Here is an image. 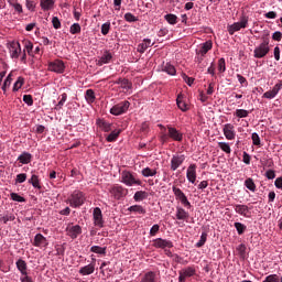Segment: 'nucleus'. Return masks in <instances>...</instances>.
<instances>
[{"label": "nucleus", "mask_w": 282, "mask_h": 282, "mask_svg": "<svg viewBox=\"0 0 282 282\" xmlns=\"http://www.w3.org/2000/svg\"><path fill=\"white\" fill-rule=\"evenodd\" d=\"M20 281H21V282H34V281H32V276L28 275V273L24 274V275H22V276L20 278Z\"/></svg>", "instance_id": "nucleus-64"}, {"label": "nucleus", "mask_w": 282, "mask_h": 282, "mask_svg": "<svg viewBox=\"0 0 282 282\" xmlns=\"http://www.w3.org/2000/svg\"><path fill=\"white\" fill-rule=\"evenodd\" d=\"M129 107H131V102L123 100V101L115 105L110 109V113L112 116H122V113H127V111H129Z\"/></svg>", "instance_id": "nucleus-5"}, {"label": "nucleus", "mask_w": 282, "mask_h": 282, "mask_svg": "<svg viewBox=\"0 0 282 282\" xmlns=\"http://www.w3.org/2000/svg\"><path fill=\"white\" fill-rule=\"evenodd\" d=\"M122 130H112L111 133L106 138L107 142H116Z\"/></svg>", "instance_id": "nucleus-36"}, {"label": "nucleus", "mask_w": 282, "mask_h": 282, "mask_svg": "<svg viewBox=\"0 0 282 282\" xmlns=\"http://www.w3.org/2000/svg\"><path fill=\"white\" fill-rule=\"evenodd\" d=\"M165 21L170 23V25H176L177 24V15L173 13H169L164 15Z\"/></svg>", "instance_id": "nucleus-42"}, {"label": "nucleus", "mask_w": 282, "mask_h": 282, "mask_svg": "<svg viewBox=\"0 0 282 282\" xmlns=\"http://www.w3.org/2000/svg\"><path fill=\"white\" fill-rule=\"evenodd\" d=\"M25 8H26L30 12H34V10H36V2H34V0H26V1H25Z\"/></svg>", "instance_id": "nucleus-52"}, {"label": "nucleus", "mask_w": 282, "mask_h": 282, "mask_svg": "<svg viewBox=\"0 0 282 282\" xmlns=\"http://www.w3.org/2000/svg\"><path fill=\"white\" fill-rule=\"evenodd\" d=\"M90 252H95V254H107V247L93 246Z\"/></svg>", "instance_id": "nucleus-40"}, {"label": "nucleus", "mask_w": 282, "mask_h": 282, "mask_svg": "<svg viewBox=\"0 0 282 282\" xmlns=\"http://www.w3.org/2000/svg\"><path fill=\"white\" fill-rule=\"evenodd\" d=\"M40 8L47 12V10H52L54 8V0H40Z\"/></svg>", "instance_id": "nucleus-29"}, {"label": "nucleus", "mask_w": 282, "mask_h": 282, "mask_svg": "<svg viewBox=\"0 0 282 282\" xmlns=\"http://www.w3.org/2000/svg\"><path fill=\"white\" fill-rule=\"evenodd\" d=\"M17 217L14 214L7 212L3 216L0 217V221H3L4 224H8V221H14Z\"/></svg>", "instance_id": "nucleus-38"}, {"label": "nucleus", "mask_w": 282, "mask_h": 282, "mask_svg": "<svg viewBox=\"0 0 282 282\" xmlns=\"http://www.w3.org/2000/svg\"><path fill=\"white\" fill-rule=\"evenodd\" d=\"M11 199L13 202H20V203L25 202V198L17 193H11Z\"/></svg>", "instance_id": "nucleus-61"}, {"label": "nucleus", "mask_w": 282, "mask_h": 282, "mask_svg": "<svg viewBox=\"0 0 282 282\" xmlns=\"http://www.w3.org/2000/svg\"><path fill=\"white\" fill-rule=\"evenodd\" d=\"M32 246H34L35 248H47V246H50V242L47 241V238H45V236H43V234H36Z\"/></svg>", "instance_id": "nucleus-12"}, {"label": "nucleus", "mask_w": 282, "mask_h": 282, "mask_svg": "<svg viewBox=\"0 0 282 282\" xmlns=\"http://www.w3.org/2000/svg\"><path fill=\"white\" fill-rule=\"evenodd\" d=\"M141 174L143 175V177H154V175H158V170L151 169V167H144L141 171Z\"/></svg>", "instance_id": "nucleus-34"}, {"label": "nucleus", "mask_w": 282, "mask_h": 282, "mask_svg": "<svg viewBox=\"0 0 282 282\" xmlns=\"http://www.w3.org/2000/svg\"><path fill=\"white\" fill-rule=\"evenodd\" d=\"M9 4L14 8L15 12H19V14H23V6H21V3L9 0Z\"/></svg>", "instance_id": "nucleus-46"}, {"label": "nucleus", "mask_w": 282, "mask_h": 282, "mask_svg": "<svg viewBox=\"0 0 282 282\" xmlns=\"http://www.w3.org/2000/svg\"><path fill=\"white\" fill-rule=\"evenodd\" d=\"M94 224L98 228H102L105 226V220L102 219V210L99 207H96L93 212Z\"/></svg>", "instance_id": "nucleus-14"}, {"label": "nucleus", "mask_w": 282, "mask_h": 282, "mask_svg": "<svg viewBox=\"0 0 282 282\" xmlns=\"http://www.w3.org/2000/svg\"><path fill=\"white\" fill-rule=\"evenodd\" d=\"M23 102H25L28 107H32V105H34V99L32 98V95H24Z\"/></svg>", "instance_id": "nucleus-58"}, {"label": "nucleus", "mask_w": 282, "mask_h": 282, "mask_svg": "<svg viewBox=\"0 0 282 282\" xmlns=\"http://www.w3.org/2000/svg\"><path fill=\"white\" fill-rule=\"evenodd\" d=\"M124 20L128 23H135V21H138V18L135 15H133V13L128 12V13L124 14Z\"/></svg>", "instance_id": "nucleus-53"}, {"label": "nucleus", "mask_w": 282, "mask_h": 282, "mask_svg": "<svg viewBox=\"0 0 282 282\" xmlns=\"http://www.w3.org/2000/svg\"><path fill=\"white\" fill-rule=\"evenodd\" d=\"M153 44H151V39H144L142 43H140L137 47V52L140 54H144L149 47H151Z\"/></svg>", "instance_id": "nucleus-24"}, {"label": "nucleus", "mask_w": 282, "mask_h": 282, "mask_svg": "<svg viewBox=\"0 0 282 282\" xmlns=\"http://www.w3.org/2000/svg\"><path fill=\"white\" fill-rule=\"evenodd\" d=\"M48 72H54L55 74H64L65 62H63L62 59H55L53 62H48Z\"/></svg>", "instance_id": "nucleus-7"}, {"label": "nucleus", "mask_w": 282, "mask_h": 282, "mask_svg": "<svg viewBox=\"0 0 282 282\" xmlns=\"http://www.w3.org/2000/svg\"><path fill=\"white\" fill-rule=\"evenodd\" d=\"M29 184H32L33 188H39L41 191V181L39 180V175L32 174L29 180Z\"/></svg>", "instance_id": "nucleus-35"}, {"label": "nucleus", "mask_w": 282, "mask_h": 282, "mask_svg": "<svg viewBox=\"0 0 282 282\" xmlns=\"http://www.w3.org/2000/svg\"><path fill=\"white\" fill-rule=\"evenodd\" d=\"M234 226H235L238 235H243V232H246V230L248 228L246 225H243L241 223H235Z\"/></svg>", "instance_id": "nucleus-47"}, {"label": "nucleus", "mask_w": 282, "mask_h": 282, "mask_svg": "<svg viewBox=\"0 0 282 282\" xmlns=\"http://www.w3.org/2000/svg\"><path fill=\"white\" fill-rule=\"evenodd\" d=\"M66 235L70 239H78L79 235H83V227L79 225L68 224L66 227Z\"/></svg>", "instance_id": "nucleus-8"}, {"label": "nucleus", "mask_w": 282, "mask_h": 282, "mask_svg": "<svg viewBox=\"0 0 282 282\" xmlns=\"http://www.w3.org/2000/svg\"><path fill=\"white\" fill-rule=\"evenodd\" d=\"M223 133L226 138V140H235L237 132H235V126L232 123H226L223 127Z\"/></svg>", "instance_id": "nucleus-13"}, {"label": "nucleus", "mask_w": 282, "mask_h": 282, "mask_svg": "<svg viewBox=\"0 0 282 282\" xmlns=\"http://www.w3.org/2000/svg\"><path fill=\"white\" fill-rule=\"evenodd\" d=\"M70 34H80V24L74 23L69 29Z\"/></svg>", "instance_id": "nucleus-60"}, {"label": "nucleus", "mask_w": 282, "mask_h": 282, "mask_svg": "<svg viewBox=\"0 0 282 282\" xmlns=\"http://www.w3.org/2000/svg\"><path fill=\"white\" fill-rule=\"evenodd\" d=\"M109 193L115 197V199H120L124 195V188L122 186H112Z\"/></svg>", "instance_id": "nucleus-21"}, {"label": "nucleus", "mask_w": 282, "mask_h": 282, "mask_svg": "<svg viewBox=\"0 0 282 282\" xmlns=\"http://www.w3.org/2000/svg\"><path fill=\"white\" fill-rule=\"evenodd\" d=\"M167 135L174 140V142H182V140H184V134L171 126H167Z\"/></svg>", "instance_id": "nucleus-15"}, {"label": "nucleus", "mask_w": 282, "mask_h": 282, "mask_svg": "<svg viewBox=\"0 0 282 282\" xmlns=\"http://www.w3.org/2000/svg\"><path fill=\"white\" fill-rule=\"evenodd\" d=\"M121 89H126L127 91H129V89H131V87H133V84L131 82H129V79H124L121 82Z\"/></svg>", "instance_id": "nucleus-54"}, {"label": "nucleus", "mask_w": 282, "mask_h": 282, "mask_svg": "<svg viewBox=\"0 0 282 282\" xmlns=\"http://www.w3.org/2000/svg\"><path fill=\"white\" fill-rule=\"evenodd\" d=\"M17 269L19 270L20 274L24 275L28 274V262L23 259H19L15 262Z\"/></svg>", "instance_id": "nucleus-26"}, {"label": "nucleus", "mask_w": 282, "mask_h": 282, "mask_svg": "<svg viewBox=\"0 0 282 282\" xmlns=\"http://www.w3.org/2000/svg\"><path fill=\"white\" fill-rule=\"evenodd\" d=\"M282 89V79L276 83L271 90L265 91L262 95V98H267V100H272L279 96V91Z\"/></svg>", "instance_id": "nucleus-9"}, {"label": "nucleus", "mask_w": 282, "mask_h": 282, "mask_svg": "<svg viewBox=\"0 0 282 282\" xmlns=\"http://www.w3.org/2000/svg\"><path fill=\"white\" fill-rule=\"evenodd\" d=\"M197 270L195 265H189L178 271V282H186V279L195 276Z\"/></svg>", "instance_id": "nucleus-6"}, {"label": "nucleus", "mask_w": 282, "mask_h": 282, "mask_svg": "<svg viewBox=\"0 0 282 282\" xmlns=\"http://www.w3.org/2000/svg\"><path fill=\"white\" fill-rule=\"evenodd\" d=\"M251 140L254 147H261V138H259V133L253 132L251 134Z\"/></svg>", "instance_id": "nucleus-51"}, {"label": "nucleus", "mask_w": 282, "mask_h": 282, "mask_svg": "<svg viewBox=\"0 0 282 282\" xmlns=\"http://www.w3.org/2000/svg\"><path fill=\"white\" fill-rule=\"evenodd\" d=\"M85 99L88 102V105L96 102V93H94V89L86 90Z\"/></svg>", "instance_id": "nucleus-30"}, {"label": "nucleus", "mask_w": 282, "mask_h": 282, "mask_svg": "<svg viewBox=\"0 0 282 282\" xmlns=\"http://www.w3.org/2000/svg\"><path fill=\"white\" fill-rule=\"evenodd\" d=\"M95 271H96V264L90 263L88 265L82 267L79 269V274H82V276H89V274H94Z\"/></svg>", "instance_id": "nucleus-20"}, {"label": "nucleus", "mask_w": 282, "mask_h": 282, "mask_svg": "<svg viewBox=\"0 0 282 282\" xmlns=\"http://www.w3.org/2000/svg\"><path fill=\"white\" fill-rule=\"evenodd\" d=\"M113 58V55L109 51H105L100 59L98 61V65H107L111 63V59Z\"/></svg>", "instance_id": "nucleus-23"}, {"label": "nucleus", "mask_w": 282, "mask_h": 282, "mask_svg": "<svg viewBox=\"0 0 282 282\" xmlns=\"http://www.w3.org/2000/svg\"><path fill=\"white\" fill-rule=\"evenodd\" d=\"M110 30H111V22H106L101 25V34L104 36H107V34H109Z\"/></svg>", "instance_id": "nucleus-49"}, {"label": "nucleus", "mask_w": 282, "mask_h": 282, "mask_svg": "<svg viewBox=\"0 0 282 282\" xmlns=\"http://www.w3.org/2000/svg\"><path fill=\"white\" fill-rule=\"evenodd\" d=\"M262 282H280V278L278 274H270Z\"/></svg>", "instance_id": "nucleus-57"}, {"label": "nucleus", "mask_w": 282, "mask_h": 282, "mask_svg": "<svg viewBox=\"0 0 282 282\" xmlns=\"http://www.w3.org/2000/svg\"><path fill=\"white\" fill-rule=\"evenodd\" d=\"M141 282H158L155 280V272L149 271L141 278Z\"/></svg>", "instance_id": "nucleus-32"}, {"label": "nucleus", "mask_w": 282, "mask_h": 282, "mask_svg": "<svg viewBox=\"0 0 282 282\" xmlns=\"http://www.w3.org/2000/svg\"><path fill=\"white\" fill-rule=\"evenodd\" d=\"M176 105H177L178 109H181V111H188V105L185 104L182 95H178V97L176 99Z\"/></svg>", "instance_id": "nucleus-37"}, {"label": "nucleus", "mask_w": 282, "mask_h": 282, "mask_svg": "<svg viewBox=\"0 0 282 282\" xmlns=\"http://www.w3.org/2000/svg\"><path fill=\"white\" fill-rule=\"evenodd\" d=\"M23 85H25V78L18 77L17 82L13 85V91H19Z\"/></svg>", "instance_id": "nucleus-43"}, {"label": "nucleus", "mask_w": 282, "mask_h": 282, "mask_svg": "<svg viewBox=\"0 0 282 282\" xmlns=\"http://www.w3.org/2000/svg\"><path fill=\"white\" fill-rule=\"evenodd\" d=\"M248 21H249L248 15L242 14L240 17L239 22H235L234 24L227 26V30H228L230 36H232V34H235V32H239V30H245V28H248Z\"/></svg>", "instance_id": "nucleus-2"}, {"label": "nucleus", "mask_w": 282, "mask_h": 282, "mask_svg": "<svg viewBox=\"0 0 282 282\" xmlns=\"http://www.w3.org/2000/svg\"><path fill=\"white\" fill-rule=\"evenodd\" d=\"M210 50H213V41H207L203 44H200L199 50L196 51V54L198 56H206V54H208V52H210Z\"/></svg>", "instance_id": "nucleus-18"}, {"label": "nucleus", "mask_w": 282, "mask_h": 282, "mask_svg": "<svg viewBox=\"0 0 282 282\" xmlns=\"http://www.w3.org/2000/svg\"><path fill=\"white\" fill-rule=\"evenodd\" d=\"M152 246L153 248H161L162 250H166V248H173V241L163 238H156L152 240Z\"/></svg>", "instance_id": "nucleus-11"}, {"label": "nucleus", "mask_w": 282, "mask_h": 282, "mask_svg": "<svg viewBox=\"0 0 282 282\" xmlns=\"http://www.w3.org/2000/svg\"><path fill=\"white\" fill-rule=\"evenodd\" d=\"M208 239V234L202 232L199 241L196 243V248H202L206 243V240Z\"/></svg>", "instance_id": "nucleus-50"}, {"label": "nucleus", "mask_w": 282, "mask_h": 282, "mask_svg": "<svg viewBox=\"0 0 282 282\" xmlns=\"http://www.w3.org/2000/svg\"><path fill=\"white\" fill-rule=\"evenodd\" d=\"M234 116H236V118H248V116H250V111L246 109H237Z\"/></svg>", "instance_id": "nucleus-44"}, {"label": "nucleus", "mask_w": 282, "mask_h": 282, "mask_svg": "<svg viewBox=\"0 0 282 282\" xmlns=\"http://www.w3.org/2000/svg\"><path fill=\"white\" fill-rule=\"evenodd\" d=\"M160 232V225H153L150 229V236L155 237Z\"/></svg>", "instance_id": "nucleus-63"}, {"label": "nucleus", "mask_w": 282, "mask_h": 282, "mask_svg": "<svg viewBox=\"0 0 282 282\" xmlns=\"http://www.w3.org/2000/svg\"><path fill=\"white\" fill-rule=\"evenodd\" d=\"M121 182L122 184H126V186H142V181L135 178V176H133L129 171H123L121 173Z\"/></svg>", "instance_id": "nucleus-3"}, {"label": "nucleus", "mask_w": 282, "mask_h": 282, "mask_svg": "<svg viewBox=\"0 0 282 282\" xmlns=\"http://www.w3.org/2000/svg\"><path fill=\"white\" fill-rule=\"evenodd\" d=\"M25 180H28V174L25 173L18 174L15 177V184H23Z\"/></svg>", "instance_id": "nucleus-56"}, {"label": "nucleus", "mask_w": 282, "mask_h": 282, "mask_svg": "<svg viewBox=\"0 0 282 282\" xmlns=\"http://www.w3.org/2000/svg\"><path fill=\"white\" fill-rule=\"evenodd\" d=\"M218 147L224 151V153L230 154L232 152L230 144L227 142H218Z\"/></svg>", "instance_id": "nucleus-45"}, {"label": "nucleus", "mask_w": 282, "mask_h": 282, "mask_svg": "<svg viewBox=\"0 0 282 282\" xmlns=\"http://www.w3.org/2000/svg\"><path fill=\"white\" fill-rule=\"evenodd\" d=\"M173 194L175 195V198L178 199L180 202L186 197V194L182 192L177 186L172 187Z\"/></svg>", "instance_id": "nucleus-41"}, {"label": "nucleus", "mask_w": 282, "mask_h": 282, "mask_svg": "<svg viewBox=\"0 0 282 282\" xmlns=\"http://www.w3.org/2000/svg\"><path fill=\"white\" fill-rule=\"evenodd\" d=\"M52 24L55 30H61V20L58 17H53Z\"/></svg>", "instance_id": "nucleus-62"}, {"label": "nucleus", "mask_w": 282, "mask_h": 282, "mask_svg": "<svg viewBox=\"0 0 282 282\" xmlns=\"http://www.w3.org/2000/svg\"><path fill=\"white\" fill-rule=\"evenodd\" d=\"M234 210L242 217H250V207H248V205H234Z\"/></svg>", "instance_id": "nucleus-19"}, {"label": "nucleus", "mask_w": 282, "mask_h": 282, "mask_svg": "<svg viewBox=\"0 0 282 282\" xmlns=\"http://www.w3.org/2000/svg\"><path fill=\"white\" fill-rule=\"evenodd\" d=\"M85 193L75 189L67 198L66 204H69L70 208H80L85 204Z\"/></svg>", "instance_id": "nucleus-1"}, {"label": "nucleus", "mask_w": 282, "mask_h": 282, "mask_svg": "<svg viewBox=\"0 0 282 282\" xmlns=\"http://www.w3.org/2000/svg\"><path fill=\"white\" fill-rule=\"evenodd\" d=\"M162 72H165V74H169L170 76H175V74H177L175 66H173L171 63L163 64Z\"/></svg>", "instance_id": "nucleus-28"}, {"label": "nucleus", "mask_w": 282, "mask_h": 282, "mask_svg": "<svg viewBox=\"0 0 282 282\" xmlns=\"http://www.w3.org/2000/svg\"><path fill=\"white\" fill-rule=\"evenodd\" d=\"M130 213H137L138 215H147V209L141 205H132L128 208Z\"/></svg>", "instance_id": "nucleus-31"}, {"label": "nucleus", "mask_w": 282, "mask_h": 282, "mask_svg": "<svg viewBox=\"0 0 282 282\" xmlns=\"http://www.w3.org/2000/svg\"><path fill=\"white\" fill-rule=\"evenodd\" d=\"M189 214L182 207L176 208V219L180 221H188Z\"/></svg>", "instance_id": "nucleus-25"}, {"label": "nucleus", "mask_w": 282, "mask_h": 282, "mask_svg": "<svg viewBox=\"0 0 282 282\" xmlns=\"http://www.w3.org/2000/svg\"><path fill=\"white\" fill-rule=\"evenodd\" d=\"M149 197V193L145 191H138L134 193L133 199L134 202H143V199H147Z\"/></svg>", "instance_id": "nucleus-33"}, {"label": "nucleus", "mask_w": 282, "mask_h": 282, "mask_svg": "<svg viewBox=\"0 0 282 282\" xmlns=\"http://www.w3.org/2000/svg\"><path fill=\"white\" fill-rule=\"evenodd\" d=\"M96 124L99 129H101V131H105L106 133H109V131H111V123H109L105 119H97Z\"/></svg>", "instance_id": "nucleus-22"}, {"label": "nucleus", "mask_w": 282, "mask_h": 282, "mask_svg": "<svg viewBox=\"0 0 282 282\" xmlns=\"http://www.w3.org/2000/svg\"><path fill=\"white\" fill-rule=\"evenodd\" d=\"M245 186L248 188V191H251V193L257 191V184H254V181L250 177L245 181Z\"/></svg>", "instance_id": "nucleus-39"}, {"label": "nucleus", "mask_w": 282, "mask_h": 282, "mask_svg": "<svg viewBox=\"0 0 282 282\" xmlns=\"http://www.w3.org/2000/svg\"><path fill=\"white\" fill-rule=\"evenodd\" d=\"M10 85H12V74H9L7 76V78L4 79V83L2 85V91L3 94H6V89H8V87H10Z\"/></svg>", "instance_id": "nucleus-48"}, {"label": "nucleus", "mask_w": 282, "mask_h": 282, "mask_svg": "<svg viewBox=\"0 0 282 282\" xmlns=\"http://www.w3.org/2000/svg\"><path fill=\"white\" fill-rule=\"evenodd\" d=\"M218 70L220 72V74H224V72H226V59L224 57L218 61Z\"/></svg>", "instance_id": "nucleus-55"}, {"label": "nucleus", "mask_w": 282, "mask_h": 282, "mask_svg": "<svg viewBox=\"0 0 282 282\" xmlns=\"http://www.w3.org/2000/svg\"><path fill=\"white\" fill-rule=\"evenodd\" d=\"M65 102H67V94L64 93L62 94V99L58 101L55 109H63V105H65Z\"/></svg>", "instance_id": "nucleus-59"}, {"label": "nucleus", "mask_w": 282, "mask_h": 282, "mask_svg": "<svg viewBox=\"0 0 282 282\" xmlns=\"http://www.w3.org/2000/svg\"><path fill=\"white\" fill-rule=\"evenodd\" d=\"M270 53V41L263 40V42L257 46L253 51L254 58H264Z\"/></svg>", "instance_id": "nucleus-4"}, {"label": "nucleus", "mask_w": 282, "mask_h": 282, "mask_svg": "<svg viewBox=\"0 0 282 282\" xmlns=\"http://www.w3.org/2000/svg\"><path fill=\"white\" fill-rule=\"evenodd\" d=\"M9 54L11 58H19L21 55V44L19 42H11L9 44Z\"/></svg>", "instance_id": "nucleus-16"}, {"label": "nucleus", "mask_w": 282, "mask_h": 282, "mask_svg": "<svg viewBox=\"0 0 282 282\" xmlns=\"http://www.w3.org/2000/svg\"><path fill=\"white\" fill-rule=\"evenodd\" d=\"M18 162H20V164H30V162H32V154L30 152H22L18 156Z\"/></svg>", "instance_id": "nucleus-27"}, {"label": "nucleus", "mask_w": 282, "mask_h": 282, "mask_svg": "<svg viewBox=\"0 0 282 282\" xmlns=\"http://www.w3.org/2000/svg\"><path fill=\"white\" fill-rule=\"evenodd\" d=\"M186 177H187L188 182H191V184H195V182L197 180V165L191 164L187 167Z\"/></svg>", "instance_id": "nucleus-17"}, {"label": "nucleus", "mask_w": 282, "mask_h": 282, "mask_svg": "<svg viewBox=\"0 0 282 282\" xmlns=\"http://www.w3.org/2000/svg\"><path fill=\"white\" fill-rule=\"evenodd\" d=\"M186 160V155L184 154H174L171 159V171H176L181 167Z\"/></svg>", "instance_id": "nucleus-10"}]
</instances>
